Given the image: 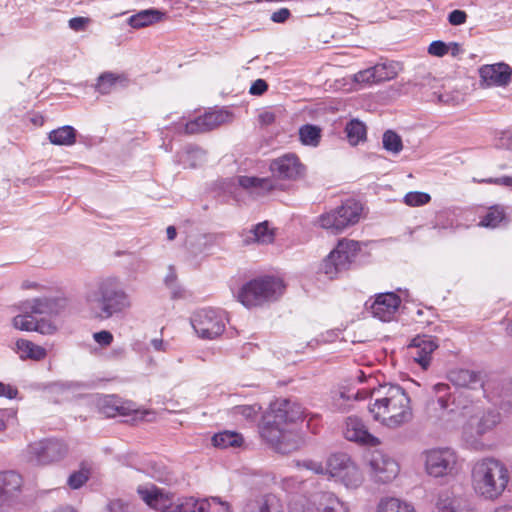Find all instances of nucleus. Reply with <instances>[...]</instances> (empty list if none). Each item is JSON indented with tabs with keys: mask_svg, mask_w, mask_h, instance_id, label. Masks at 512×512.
<instances>
[{
	"mask_svg": "<svg viewBox=\"0 0 512 512\" xmlns=\"http://www.w3.org/2000/svg\"><path fill=\"white\" fill-rule=\"evenodd\" d=\"M373 400L369 404V412L374 420L380 422L383 426L396 429L407 423L413 418L411 399L407 392L399 385L384 384L377 388L357 389V391H340L334 397V405L341 410L347 407L344 401L362 400L367 397Z\"/></svg>",
	"mask_w": 512,
	"mask_h": 512,
	"instance_id": "1",
	"label": "nucleus"
},
{
	"mask_svg": "<svg viewBox=\"0 0 512 512\" xmlns=\"http://www.w3.org/2000/svg\"><path fill=\"white\" fill-rule=\"evenodd\" d=\"M302 406L289 399H277L263 416L259 425L262 440L273 450L281 454H289L300 447V439L289 428V425L302 419Z\"/></svg>",
	"mask_w": 512,
	"mask_h": 512,
	"instance_id": "2",
	"label": "nucleus"
},
{
	"mask_svg": "<svg viewBox=\"0 0 512 512\" xmlns=\"http://www.w3.org/2000/svg\"><path fill=\"white\" fill-rule=\"evenodd\" d=\"M84 301L90 317L107 320L124 314L132 307V299L118 276L107 275L96 278L87 285Z\"/></svg>",
	"mask_w": 512,
	"mask_h": 512,
	"instance_id": "3",
	"label": "nucleus"
},
{
	"mask_svg": "<svg viewBox=\"0 0 512 512\" xmlns=\"http://www.w3.org/2000/svg\"><path fill=\"white\" fill-rule=\"evenodd\" d=\"M510 480L508 467L494 457H483L473 462L471 485L477 496L494 501L506 490Z\"/></svg>",
	"mask_w": 512,
	"mask_h": 512,
	"instance_id": "4",
	"label": "nucleus"
},
{
	"mask_svg": "<svg viewBox=\"0 0 512 512\" xmlns=\"http://www.w3.org/2000/svg\"><path fill=\"white\" fill-rule=\"evenodd\" d=\"M138 493L149 507L158 512H205L204 498L189 496L175 500L173 494L155 486L139 487Z\"/></svg>",
	"mask_w": 512,
	"mask_h": 512,
	"instance_id": "5",
	"label": "nucleus"
},
{
	"mask_svg": "<svg viewBox=\"0 0 512 512\" xmlns=\"http://www.w3.org/2000/svg\"><path fill=\"white\" fill-rule=\"evenodd\" d=\"M283 290L284 284L281 279L270 276L260 277L242 286L238 293V300L250 308L276 300Z\"/></svg>",
	"mask_w": 512,
	"mask_h": 512,
	"instance_id": "6",
	"label": "nucleus"
},
{
	"mask_svg": "<svg viewBox=\"0 0 512 512\" xmlns=\"http://www.w3.org/2000/svg\"><path fill=\"white\" fill-rule=\"evenodd\" d=\"M289 508L290 512H350L349 504L331 491L302 496L291 502Z\"/></svg>",
	"mask_w": 512,
	"mask_h": 512,
	"instance_id": "7",
	"label": "nucleus"
},
{
	"mask_svg": "<svg viewBox=\"0 0 512 512\" xmlns=\"http://www.w3.org/2000/svg\"><path fill=\"white\" fill-rule=\"evenodd\" d=\"M362 210L361 203L347 199L337 208L322 214L319 217V225L334 234L341 233L359 222Z\"/></svg>",
	"mask_w": 512,
	"mask_h": 512,
	"instance_id": "8",
	"label": "nucleus"
},
{
	"mask_svg": "<svg viewBox=\"0 0 512 512\" xmlns=\"http://www.w3.org/2000/svg\"><path fill=\"white\" fill-rule=\"evenodd\" d=\"M359 251V242L351 239H341L323 260L321 270L329 279H333L349 269Z\"/></svg>",
	"mask_w": 512,
	"mask_h": 512,
	"instance_id": "9",
	"label": "nucleus"
},
{
	"mask_svg": "<svg viewBox=\"0 0 512 512\" xmlns=\"http://www.w3.org/2000/svg\"><path fill=\"white\" fill-rule=\"evenodd\" d=\"M327 476L346 488H358L363 482L359 468L346 453L331 454L326 460Z\"/></svg>",
	"mask_w": 512,
	"mask_h": 512,
	"instance_id": "10",
	"label": "nucleus"
},
{
	"mask_svg": "<svg viewBox=\"0 0 512 512\" xmlns=\"http://www.w3.org/2000/svg\"><path fill=\"white\" fill-rule=\"evenodd\" d=\"M191 324L198 337L212 340L224 332L226 316L221 310L213 308L201 309L193 314Z\"/></svg>",
	"mask_w": 512,
	"mask_h": 512,
	"instance_id": "11",
	"label": "nucleus"
},
{
	"mask_svg": "<svg viewBox=\"0 0 512 512\" xmlns=\"http://www.w3.org/2000/svg\"><path fill=\"white\" fill-rule=\"evenodd\" d=\"M68 452L67 445L59 439L49 438L31 443L27 448L30 462L48 465L62 460Z\"/></svg>",
	"mask_w": 512,
	"mask_h": 512,
	"instance_id": "12",
	"label": "nucleus"
},
{
	"mask_svg": "<svg viewBox=\"0 0 512 512\" xmlns=\"http://www.w3.org/2000/svg\"><path fill=\"white\" fill-rule=\"evenodd\" d=\"M436 397V403L440 410L448 413L462 412L469 408L472 403L470 394L467 391H454L446 383H437L432 387Z\"/></svg>",
	"mask_w": 512,
	"mask_h": 512,
	"instance_id": "13",
	"label": "nucleus"
},
{
	"mask_svg": "<svg viewBox=\"0 0 512 512\" xmlns=\"http://www.w3.org/2000/svg\"><path fill=\"white\" fill-rule=\"evenodd\" d=\"M458 457L451 448L432 449L426 453V470L434 477L452 474L457 469Z\"/></svg>",
	"mask_w": 512,
	"mask_h": 512,
	"instance_id": "14",
	"label": "nucleus"
},
{
	"mask_svg": "<svg viewBox=\"0 0 512 512\" xmlns=\"http://www.w3.org/2000/svg\"><path fill=\"white\" fill-rule=\"evenodd\" d=\"M269 169L273 177L282 180H298L305 175L306 168L292 153L284 154L271 161Z\"/></svg>",
	"mask_w": 512,
	"mask_h": 512,
	"instance_id": "15",
	"label": "nucleus"
},
{
	"mask_svg": "<svg viewBox=\"0 0 512 512\" xmlns=\"http://www.w3.org/2000/svg\"><path fill=\"white\" fill-rule=\"evenodd\" d=\"M231 115L224 110L206 112L189 122L184 126L186 134H198L211 131L222 124L230 121Z\"/></svg>",
	"mask_w": 512,
	"mask_h": 512,
	"instance_id": "16",
	"label": "nucleus"
},
{
	"mask_svg": "<svg viewBox=\"0 0 512 512\" xmlns=\"http://www.w3.org/2000/svg\"><path fill=\"white\" fill-rule=\"evenodd\" d=\"M66 306V298L59 295L38 297L24 302V308L35 316H57L64 311Z\"/></svg>",
	"mask_w": 512,
	"mask_h": 512,
	"instance_id": "17",
	"label": "nucleus"
},
{
	"mask_svg": "<svg viewBox=\"0 0 512 512\" xmlns=\"http://www.w3.org/2000/svg\"><path fill=\"white\" fill-rule=\"evenodd\" d=\"M369 466L373 477L381 483L392 481L399 473L398 463L390 456L379 451L372 454Z\"/></svg>",
	"mask_w": 512,
	"mask_h": 512,
	"instance_id": "18",
	"label": "nucleus"
},
{
	"mask_svg": "<svg viewBox=\"0 0 512 512\" xmlns=\"http://www.w3.org/2000/svg\"><path fill=\"white\" fill-rule=\"evenodd\" d=\"M438 347L435 338L428 335H418L411 340L409 353L411 358L426 370L431 362L432 354Z\"/></svg>",
	"mask_w": 512,
	"mask_h": 512,
	"instance_id": "19",
	"label": "nucleus"
},
{
	"mask_svg": "<svg viewBox=\"0 0 512 512\" xmlns=\"http://www.w3.org/2000/svg\"><path fill=\"white\" fill-rule=\"evenodd\" d=\"M407 84L409 86L418 88V90L423 93H427L429 90H433L431 94L427 95L429 101H435L443 104H449L452 102L451 95L441 93L439 90H437L439 87V81L429 72L417 73L414 78Z\"/></svg>",
	"mask_w": 512,
	"mask_h": 512,
	"instance_id": "20",
	"label": "nucleus"
},
{
	"mask_svg": "<svg viewBox=\"0 0 512 512\" xmlns=\"http://www.w3.org/2000/svg\"><path fill=\"white\" fill-rule=\"evenodd\" d=\"M400 297L393 292L380 293L370 305L371 313L381 321L393 319L400 306Z\"/></svg>",
	"mask_w": 512,
	"mask_h": 512,
	"instance_id": "21",
	"label": "nucleus"
},
{
	"mask_svg": "<svg viewBox=\"0 0 512 512\" xmlns=\"http://www.w3.org/2000/svg\"><path fill=\"white\" fill-rule=\"evenodd\" d=\"M344 436L349 441L368 446H376L380 443L378 438L368 431L362 419L356 416H350L346 419Z\"/></svg>",
	"mask_w": 512,
	"mask_h": 512,
	"instance_id": "22",
	"label": "nucleus"
},
{
	"mask_svg": "<svg viewBox=\"0 0 512 512\" xmlns=\"http://www.w3.org/2000/svg\"><path fill=\"white\" fill-rule=\"evenodd\" d=\"M512 69L506 63L483 65L479 68L481 80L487 86H506L511 81Z\"/></svg>",
	"mask_w": 512,
	"mask_h": 512,
	"instance_id": "23",
	"label": "nucleus"
},
{
	"mask_svg": "<svg viewBox=\"0 0 512 512\" xmlns=\"http://www.w3.org/2000/svg\"><path fill=\"white\" fill-rule=\"evenodd\" d=\"M238 184L253 197H261L278 188L272 177L239 176Z\"/></svg>",
	"mask_w": 512,
	"mask_h": 512,
	"instance_id": "24",
	"label": "nucleus"
},
{
	"mask_svg": "<svg viewBox=\"0 0 512 512\" xmlns=\"http://www.w3.org/2000/svg\"><path fill=\"white\" fill-rule=\"evenodd\" d=\"M448 379L456 387L469 390H481L482 394L485 395L484 379L480 372L468 369H456L449 372Z\"/></svg>",
	"mask_w": 512,
	"mask_h": 512,
	"instance_id": "25",
	"label": "nucleus"
},
{
	"mask_svg": "<svg viewBox=\"0 0 512 512\" xmlns=\"http://www.w3.org/2000/svg\"><path fill=\"white\" fill-rule=\"evenodd\" d=\"M281 499L274 493L259 495L243 505V512H283Z\"/></svg>",
	"mask_w": 512,
	"mask_h": 512,
	"instance_id": "26",
	"label": "nucleus"
},
{
	"mask_svg": "<svg viewBox=\"0 0 512 512\" xmlns=\"http://www.w3.org/2000/svg\"><path fill=\"white\" fill-rule=\"evenodd\" d=\"M22 487V477L14 471L0 473V505L18 495Z\"/></svg>",
	"mask_w": 512,
	"mask_h": 512,
	"instance_id": "27",
	"label": "nucleus"
},
{
	"mask_svg": "<svg viewBox=\"0 0 512 512\" xmlns=\"http://www.w3.org/2000/svg\"><path fill=\"white\" fill-rule=\"evenodd\" d=\"M436 512H476L470 501L461 496L442 494L436 503Z\"/></svg>",
	"mask_w": 512,
	"mask_h": 512,
	"instance_id": "28",
	"label": "nucleus"
},
{
	"mask_svg": "<svg viewBox=\"0 0 512 512\" xmlns=\"http://www.w3.org/2000/svg\"><path fill=\"white\" fill-rule=\"evenodd\" d=\"M15 346L16 353L22 360L40 361L47 356V351L44 347L26 339L17 340Z\"/></svg>",
	"mask_w": 512,
	"mask_h": 512,
	"instance_id": "29",
	"label": "nucleus"
},
{
	"mask_svg": "<svg viewBox=\"0 0 512 512\" xmlns=\"http://www.w3.org/2000/svg\"><path fill=\"white\" fill-rule=\"evenodd\" d=\"M97 405L106 417H114L117 414L127 415L131 409L121 403L120 399L113 395H106L98 399Z\"/></svg>",
	"mask_w": 512,
	"mask_h": 512,
	"instance_id": "30",
	"label": "nucleus"
},
{
	"mask_svg": "<svg viewBox=\"0 0 512 512\" xmlns=\"http://www.w3.org/2000/svg\"><path fill=\"white\" fill-rule=\"evenodd\" d=\"M164 15L165 13L154 8L141 10L128 18V24L132 28L140 29L161 21Z\"/></svg>",
	"mask_w": 512,
	"mask_h": 512,
	"instance_id": "31",
	"label": "nucleus"
},
{
	"mask_svg": "<svg viewBox=\"0 0 512 512\" xmlns=\"http://www.w3.org/2000/svg\"><path fill=\"white\" fill-rule=\"evenodd\" d=\"M273 240L274 232L269 228L267 221L257 224L253 229L249 230L243 238L245 244H269L272 243Z\"/></svg>",
	"mask_w": 512,
	"mask_h": 512,
	"instance_id": "32",
	"label": "nucleus"
},
{
	"mask_svg": "<svg viewBox=\"0 0 512 512\" xmlns=\"http://www.w3.org/2000/svg\"><path fill=\"white\" fill-rule=\"evenodd\" d=\"M243 442V436L234 431L219 432L212 437L213 445L221 449L237 448L242 446Z\"/></svg>",
	"mask_w": 512,
	"mask_h": 512,
	"instance_id": "33",
	"label": "nucleus"
},
{
	"mask_svg": "<svg viewBox=\"0 0 512 512\" xmlns=\"http://www.w3.org/2000/svg\"><path fill=\"white\" fill-rule=\"evenodd\" d=\"M48 138L54 145L70 146L76 141V130L66 125L51 131Z\"/></svg>",
	"mask_w": 512,
	"mask_h": 512,
	"instance_id": "34",
	"label": "nucleus"
},
{
	"mask_svg": "<svg viewBox=\"0 0 512 512\" xmlns=\"http://www.w3.org/2000/svg\"><path fill=\"white\" fill-rule=\"evenodd\" d=\"M377 512H416L414 507L399 498L389 497L382 499L377 508Z\"/></svg>",
	"mask_w": 512,
	"mask_h": 512,
	"instance_id": "35",
	"label": "nucleus"
},
{
	"mask_svg": "<svg viewBox=\"0 0 512 512\" xmlns=\"http://www.w3.org/2000/svg\"><path fill=\"white\" fill-rule=\"evenodd\" d=\"M299 138L302 144L316 147L321 140V129L312 124H306L299 129Z\"/></svg>",
	"mask_w": 512,
	"mask_h": 512,
	"instance_id": "36",
	"label": "nucleus"
},
{
	"mask_svg": "<svg viewBox=\"0 0 512 512\" xmlns=\"http://www.w3.org/2000/svg\"><path fill=\"white\" fill-rule=\"evenodd\" d=\"M400 69V64L393 61L376 64L374 66V72H376V80H378V83H380L394 79L398 75Z\"/></svg>",
	"mask_w": 512,
	"mask_h": 512,
	"instance_id": "37",
	"label": "nucleus"
},
{
	"mask_svg": "<svg viewBox=\"0 0 512 512\" xmlns=\"http://www.w3.org/2000/svg\"><path fill=\"white\" fill-rule=\"evenodd\" d=\"M346 136L351 145H357L366 138V127L358 121H350L345 128Z\"/></svg>",
	"mask_w": 512,
	"mask_h": 512,
	"instance_id": "38",
	"label": "nucleus"
},
{
	"mask_svg": "<svg viewBox=\"0 0 512 512\" xmlns=\"http://www.w3.org/2000/svg\"><path fill=\"white\" fill-rule=\"evenodd\" d=\"M35 321H36V316L33 313H31L30 311H27L23 307V313L15 316L13 318L12 325L15 329L30 332V331H34Z\"/></svg>",
	"mask_w": 512,
	"mask_h": 512,
	"instance_id": "39",
	"label": "nucleus"
},
{
	"mask_svg": "<svg viewBox=\"0 0 512 512\" xmlns=\"http://www.w3.org/2000/svg\"><path fill=\"white\" fill-rule=\"evenodd\" d=\"M505 218L504 209L499 206L491 207L481 218L480 225L487 228H496Z\"/></svg>",
	"mask_w": 512,
	"mask_h": 512,
	"instance_id": "40",
	"label": "nucleus"
},
{
	"mask_svg": "<svg viewBox=\"0 0 512 512\" xmlns=\"http://www.w3.org/2000/svg\"><path fill=\"white\" fill-rule=\"evenodd\" d=\"M124 80V77L120 75H115L113 73H104L98 78L96 88L101 94H108L112 91V89L117 85L119 81L122 82Z\"/></svg>",
	"mask_w": 512,
	"mask_h": 512,
	"instance_id": "41",
	"label": "nucleus"
},
{
	"mask_svg": "<svg viewBox=\"0 0 512 512\" xmlns=\"http://www.w3.org/2000/svg\"><path fill=\"white\" fill-rule=\"evenodd\" d=\"M500 422V414L494 411H488L479 420L477 426V434L483 435L491 430Z\"/></svg>",
	"mask_w": 512,
	"mask_h": 512,
	"instance_id": "42",
	"label": "nucleus"
},
{
	"mask_svg": "<svg viewBox=\"0 0 512 512\" xmlns=\"http://www.w3.org/2000/svg\"><path fill=\"white\" fill-rule=\"evenodd\" d=\"M382 142L383 147L394 154H398L403 148L401 137L391 130H388L383 134Z\"/></svg>",
	"mask_w": 512,
	"mask_h": 512,
	"instance_id": "43",
	"label": "nucleus"
},
{
	"mask_svg": "<svg viewBox=\"0 0 512 512\" xmlns=\"http://www.w3.org/2000/svg\"><path fill=\"white\" fill-rule=\"evenodd\" d=\"M202 505H205V512H232L230 504L217 496L204 498Z\"/></svg>",
	"mask_w": 512,
	"mask_h": 512,
	"instance_id": "44",
	"label": "nucleus"
},
{
	"mask_svg": "<svg viewBox=\"0 0 512 512\" xmlns=\"http://www.w3.org/2000/svg\"><path fill=\"white\" fill-rule=\"evenodd\" d=\"M403 201L407 206L419 207L428 204L431 201V196L425 192L411 191L404 196Z\"/></svg>",
	"mask_w": 512,
	"mask_h": 512,
	"instance_id": "45",
	"label": "nucleus"
},
{
	"mask_svg": "<svg viewBox=\"0 0 512 512\" xmlns=\"http://www.w3.org/2000/svg\"><path fill=\"white\" fill-rule=\"evenodd\" d=\"M499 406L505 412L512 411V381L506 382L502 385L501 392L499 394Z\"/></svg>",
	"mask_w": 512,
	"mask_h": 512,
	"instance_id": "46",
	"label": "nucleus"
},
{
	"mask_svg": "<svg viewBox=\"0 0 512 512\" xmlns=\"http://www.w3.org/2000/svg\"><path fill=\"white\" fill-rule=\"evenodd\" d=\"M261 407L255 405H238L233 407L232 413L234 416H241L246 420H253L260 412Z\"/></svg>",
	"mask_w": 512,
	"mask_h": 512,
	"instance_id": "47",
	"label": "nucleus"
},
{
	"mask_svg": "<svg viewBox=\"0 0 512 512\" xmlns=\"http://www.w3.org/2000/svg\"><path fill=\"white\" fill-rule=\"evenodd\" d=\"M34 331L42 335H52L56 333L57 325L51 319L36 317Z\"/></svg>",
	"mask_w": 512,
	"mask_h": 512,
	"instance_id": "48",
	"label": "nucleus"
},
{
	"mask_svg": "<svg viewBox=\"0 0 512 512\" xmlns=\"http://www.w3.org/2000/svg\"><path fill=\"white\" fill-rule=\"evenodd\" d=\"M297 466L307 469V470H310L317 475L327 476L326 464L323 465L322 462H320V461H316V460H312V459H305L302 461H298Z\"/></svg>",
	"mask_w": 512,
	"mask_h": 512,
	"instance_id": "49",
	"label": "nucleus"
},
{
	"mask_svg": "<svg viewBox=\"0 0 512 512\" xmlns=\"http://www.w3.org/2000/svg\"><path fill=\"white\" fill-rule=\"evenodd\" d=\"M106 512H136V507L130 502L115 499L107 504Z\"/></svg>",
	"mask_w": 512,
	"mask_h": 512,
	"instance_id": "50",
	"label": "nucleus"
},
{
	"mask_svg": "<svg viewBox=\"0 0 512 512\" xmlns=\"http://www.w3.org/2000/svg\"><path fill=\"white\" fill-rule=\"evenodd\" d=\"M354 81L364 84L378 83V80H376V72H374V66L356 73L354 75Z\"/></svg>",
	"mask_w": 512,
	"mask_h": 512,
	"instance_id": "51",
	"label": "nucleus"
},
{
	"mask_svg": "<svg viewBox=\"0 0 512 512\" xmlns=\"http://www.w3.org/2000/svg\"><path fill=\"white\" fill-rule=\"evenodd\" d=\"M88 478H89L88 472L81 470V471L72 473L69 476L67 483L70 486V488L78 489L86 483Z\"/></svg>",
	"mask_w": 512,
	"mask_h": 512,
	"instance_id": "52",
	"label": "nucleus"
},
{
	"mask_svg": "<svg viewBox=\"0 0 512 512\" xmlns=\"http://www.w3.org/2000/svg\"><path fill=\"white\" fill-rule=\"evenodd\" d=\"M427 51L432 56L443 57L449 53V47L445 42L437 40L430 43Z\"/></svg>",
	"mask_w": 512,
	"mask_h": 512,
	"instance_id": "53",
	"label": "nucleus"
},
{
	"mask_svg": "<svg viewBox=\"0 0 512 512\" xmlns=\"http://www.w3.org/2000/svg\"><path fill=\"white\" fill-rule=\"evenodd\" d=\"M468 15L463 10H453L448 14V22L453 26H459L466 23Z\"/></svg>",
	"mask_w": 512,
	"mask_h": 512,
	"instance_id": "54",
	"label": "nucleus"
},
{
	"mask_svg": "<svg viewBox=\"0 0 512 512\" xmlns=\"http://www.w3.org/2000/svg\"><path fill=\"white\" fill-rule=\"evenodd\" d=\"M93 338L101 346H109L113 341L112 333L106 330L94 333Z\"/></svg>",
	"mask_w": 512,
	"mask_h": 512,
	"instance_id": "55",
	"label": "nucleus"
},
{
	"mask_svg": "<svg viewBox=\"0 0 512 512\" xmlns=\"http://www.w3.org/2000/svg\"><path fill=\"white\" fill-rule=\"evenodd\" d=\"M268 89V84L263 79H257L254 81L250 87V94L260 96L265 93Z\"/></svg>",
	"mask_w": 512,
	"mask_h": 512,
	"instance_id": "56",
	"label": "nucleus"
},
{
	"mask_svg": "<svg viewBox=\"0 0 512 512\" xmlns=\"http://www.w3.org/2000/svg\"><path fill=\"white\" fill-rule=\"evenodd\" d=\"M18 395L17 388L11 386L10 384H5L0 382V397H6L8 399H14Z\"/></svg>",
	"mask_w": 512,
	"mask_h": 512,
	"instance_id": "57",
	"label": "nucleus"
},
{
	"mask_svg": "<svg viewBox=\"0 0 512 512\" xmlns=\"http://www.w3.org/2000/svg\"><path fill=\"white\" fill-rule=\"evenodd\" d=\"M291 13L289 11V9L287 8H281L275 12L272 13L271 15V20L274 22V23H284L288 20V18L290 17Z\"/></svg>",
	"mask_w": 512,
	"mask_h": 512,
	"instance_id": "58",
	"label": "nucleus"
},
{
	"mask_svg": "<svg viewBox=\"0 0 512 512\" xmlns=\"http://www.w3.org/2000/svg\"><path fill=\"white\" fill-rule=\"evenodd\" d=\"M89 19L86 17H74L69 20V27L74 31H82L88 24Z\"/></svg>",
	"mask_w": 512,
	"mask_h": 512,
	"instance_id": "59",
	"label": "nucleus"
},
{
	"mask_svg": "<svg viewBox=\"0 0 512 512\" xmlns=\"http://www.w3.org/2000/svg\"><path fill=\"white\" fill-rule=\"evenodd\" d=\"M448 47H449V53L453 57H458L464 53V49L462 48L461 44H459L457 42H450L448 44Z\"/></svg>",
	"mask_w": 512,
	"mask_h": 512,
	"instance_id": "60",
	"label": "nucleus"
},
{
	"mask_svg": "<svg viewBox=\"0 0 512 512\" xmlns=\"http://www.w3.org/2000/svg\"><path fill=\"white\" fill-rule=\"evenodd\" d=\"M274 120H275V116L271 112H264L260 115V121L265 125H269V124L273 123Z\"/></svg>",
	"mask_w": 512,
	"mask_h": 512,
	"instance_id": "61",
	"label": "nucleus"
},
{
	"mask_svg": "<svg viewBox=\"0 0 512 512\" xmlns=\"http://www.w3.org/2000/svg\"><path fill=\"white\" fill-rule=\"evenodd\" d=\"M485 182L503 184V185L512 187V177H502V178L495 179V180L489 179V180H486Z\"/></svg>",
	"mask_w": 512,
	"mask_h": 512,
	"instance_id": "62",
	"label": "nucleus"
},
{
	"mask_svg": "<svg viewBox=\"0 0 512 512\" xmlns=\"http://www.w3.org/2000/svg\"><path fill=\"white\" fill-rule=\"evenodd\" d=\"M151 345L153 346V348L156 351H165V343L163 342L162 339H158V338L152 339Z\"/></svg>",
	"mask_w": 512,
	"mask_h": 512,
	"instance_id": "63",
	"label": "nucleus"
},
{
	"mask_svg": "<svg viewBox=\"0 0 512 512\" xmlns=\"http://www.w3.org/2000/svg\"><path fill=\"white\" fill-rule=\"evenodd\" d=\"M204 151L200 148H191L187 151L186 156H192V157H202L204 156Z\"/></svg>",
	"mask_w": 512,
	"mask_h": 512,
	"instance_id": "64",
	"label": "nucleus"
}]
</instances>
